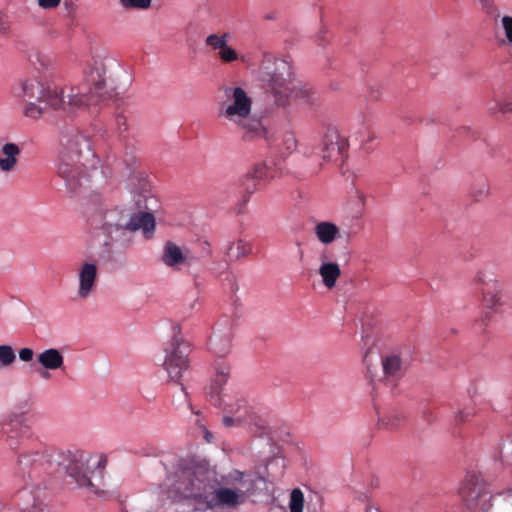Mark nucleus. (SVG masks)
<instances>
[{"label":"nucleus","mask_w":512,"mask_h":512,"mask_svg":"<svg viewBox=\"0 0 512 512\" xmlns=\"http://www.w3.org/2000/svg\"><path fill=\"white\" fill-rule=\"evenodd\" d=\"M83 73L84 86H60L37 77L20 79L12 91L22 102L23 117L38 122L49 110L74 116L98 106L105 94L113 96V90H105V71L101 63H87Z\"/></svg>","instance_id":"f257e3e1"},{"label":"nucleus","mask_w":512,"mask_h":512,"mask_svg":"<svg viewBox=\"0 0 512 512\" xmlns=\"http://www.w3.org/2000/svg\"><path fill=\"white\" fill-rule=\"evenodd\" d=\"M106 460L84 452H60L51 448L25 450L18 453L15 476L25 487L33 486L48 474L66 472L79 487L101 495Z\"/></svg>","instance_id":"f03ea898"},{"label":"nucleus","mask_w":512,"mask_h":512,"mask_svg":"<svg viewBox=\"0 0 512 512\" xmlns=\"http://www.w3.org/2000/svg\"><path fill=\"white\" fill-rule=\"evenodd\" d=\"M159 208L151 172L140 157L130 155V224H156Z\"/></svg>","instance_id":"7ed1b4c3"},{"label":"nucleus","mask_w":512,"mask_h":512,"mask_svg":"<svg viewBox=\"0 0 512 512\" xmlns=\"http://www.w3.org/2000/svg\"><path fill=\"white\" fill-rule=\"evenodd\" d=\"M225 100L218 104V116L234 124L245 142L266 137L262 121L252 114L253 100L240 86H223Z\"/></svg>","instance_id":"20e7f679"},{"label":"nucleus","mask_w":512,"mask_h":512,"mask_svg":"<svg viewBox=\"0 0 512 512\" xmlns=\"http://www.w3.org/2000/svg\"><path fill=\"white\" fill-rule=\"evenodd\" d=\"M92 157L87 137L79 132L65 137L59 154L58 174L71 192L81 186V180L86 175L88 162Z\"/></svg>","instance_id":"39448f33"},{"label":"nucleus","mask_w":512,"mask_h":512,"mask_svg":"<svg viewBox=\"0 0 512 512\" xmlns=\"http://www.w3.org/2000/svg\"><path fill=\"white\" fill-rule=\"evenodd\" d=\"M170 493L174 499H194L196 509L202 510L214 481L213 474L204 463H187L169 478Z\"/></svg>","instance_id":"423d86ee"},{"label":"nucleus","mask_w":512,"mask_h":512,"mask_svg":"<svg viewBox=\"0 0 512 512\" xmlns=\"http://www.w3.org/2000/svg\"><path fill=\"white\" fill-rule=\"evenodd\" d=\"M263 70L262 78L267 82L276 105L285 107L292 97L309 99V89L298 88L292 83L291 67L286 61L276 60L273 70L270 71L267 65L263 66Z\"/></svg>","instance_id":"0eeeda50"},{"label":"nucleus","mask_w":512,"mask_h":512,"mask_svg":"<svg viewBox=\"0 0 512 512\" xmlns=\"http://www.w3.org/2000/svg\"><path fill=\"white\" fill-rule=\"evenodd\" d=\"M234 479L239 482L237 486L219 489L216 488L214 480L202 510L215 507L236 508L243 504L247 494L253 490V481L248 479L245 473L239 471L234 472Z\"/></svg>","instance_id":"6e6552de"},{"label":"nucleus","mask_w":512,"mask_h":512,"mask_svg":"<svg viewBox=\"0 0 512 512\" xmlns=\"http://www.w3.org/2000/svg\"><path fill=\"white\" fill-rule=\"evenodd\" d=\"M165 359L162 364L167 372L168 380L181 386L185 401H188V393L181 383L183 373L189 368V354L191 352L190 344L179 334H174L170 342L164 348Z\"/></svg>","instance_id":"1a4fd4ad"},{"label":"nucleus","mask_w":512,"mask_h":512,"mask_svg":"<svg viewBox=\"0 0 512 512\" xmlns=\"http://www.w3.org/2000/svg\"><path fill=\"white\" fill-rule=\"evenodd\" d=\"M464 505L471 512H488L492 508V495L485 481L478 475H467L459 490Z\"/></svg>","instance_id":"9d476101"},{"label":"nucleus","mask_w":512,"mask_h":512,"mask_svg":"<svg viewBox=\"0 0 512 512\" xmlns=\"http://www.w3.org/2000/svg\"><path fill=\"white\" fill-rule=\"evenodd\" d=\"M30 427L24 414L13 413L0 420V433L5 435V442L12 450H17L24 438L29 437Z\"/></svg>","instance_id":"9b49d317"},{"label":"nucleus","mask_w":512,"mask_h":512,"mask_svg":"<svg viewBox=\"0 0 512 512\" xmlns=\"http://www.w3.org/2000/svg\"><path fill=\"white\" fill-rule=\"evenodd\" d=\"M477 290L482 294L484 304L491 309H497L501 304V285L494 272L483 269L475 279Z\"/></svg>","instance_id":"f8f14e48"},{"label":"nucleus","mask_w":512,"mask_h":512,"mask_svg":"<svg viewBox=\"0 0 512 512\" xmlns=\"http://www.w3.org/2000/svg\"><path fill=\"white\" fill-rule=\"evenodd\" d=\"M348 140L336 128H327L322 141V159L326 162H342L348 151Z\"/></svg>","instance_id":"ddd939ff"},{"label":"nucleus","mask_w":512,"mask_h":512,"mask_svg":"<svg viewBox=\"0 0 512 512\" xmlns=\"http://www.w3.org/2000/svg\"><path fill=\"white\" fill-rule=\"evenodd\" d=\"M268 177V167L265 163L253 165L243 176L239 186L240 201L237 203V213H241L243 207L247 204L250 196L258 189L260 181Z\"/></svg>","instance_id":"4468645a"},{"label":"nucleus","mask_w":512,"mask_h":512,"mask_svg":"<svg viewBox=\"0 0 512 512\" xmlns=\"http://www.w3.org/2000/svg\"><path fill=\"white\" fill-rule=\"evenodd\" d=\"M161 260L167 267L181 270L197 263L198 257L190 249L181 247L173 241H167L163 247Z\"/></svg>","instance_id":"2eb2a0df"},{"label":"nucleus","mask_w":512,"mask_h":512,"mask_svg":"<svg viewBox=\"0 0 512 512\" xmlns=\"http://www.w3.org/2000/svg\"><path fill=\"white\" fill-rule=\"evenodd\" d=\"M98 270L94 263H83L77 272L78 289L77 295L80 299H87L94 291L97 281Z\"/></svg>","instance_id":"dca6fc26"},{"label":"nucleus","mask_w":512,"mask_h":512,"mask_svg":"<svg viewBox=\"0 0 512 512\" xmlns=\"http://www.w3.org/2000/svg\"><path fill=\"white\" fill-rule=\"evenodd\" d=\"M21 148L15 142H5L0 146V172L9 175L17 170Z\"/></svg>","instance_id":"f3484780"},{"label":"nucleus","mask_w":512,"mask_h":512,"mask_svg":"<svg viewBox=\"0 0 512 512\" xmlns=\"http://www.w3.org/2000/svg\"><path fill=\"white\" fill-rule=\"evenodd\" d=\"M210 403L215 407L221 408L224 413L232 415L233 410H241L243 408L245 417H251V412L246 401L237 396L231 394H223L221 396L212 395Z\"/></svg>","instance_id":"a211bd4d"},{"label":"nucleus","mask_w":512,"mask_h":512,"mask_svg":"<svg viewBox=\"0 0 512 512\" xmlns=\"http://www.w3.org/2000/svg\"><path fill=\"white\" fill-rule=\"evenodd\" d=\"M365 204L366 195L362 191L355 189L344 207L346 218L350 221L358 220L364 213Z\"/></svg>","instance_id":"6ab92c4d"},{"label":"nucleus","mask_w":512,"mask_h":512,"mask_svg":"<svg viewBox=\"0 0 512 512\" xmlns=\"http://www.w3.org/2000/svg\"><path fill=\"white\" fill-rule=\"evenodd\" d=\"M38 363L46 370L62 369L64 357L56 348L46 349L37 356Z\"/></svg>","instance_id":"aec40b11"},{"label":"nucleus","mask_w":512,"mask_h":512,"mask_svg":"<svg viewBox=\"0 0 512 512\" xmlns=\"http://www.w3.org/2000/svg\"><path fill=\"white\" fill-rule=\"evenodd\" d=\"M216 374L214 379L211 382V385L209 387V391L207 392V395L209 397V401H211V396H221L224 393L223 386L226 384L229 374H230V368L224 363H218L216 368Z\"/></svg>","instance_id":"412c9836"},{"label":"nucleus","mask_w":512,"mask_h":512,"mask_svg":"<svg viewBox=\"0 0 512 512\" xmlns=\"http://www.w3.org/2000/svg\"><path fill=\"white\" fill-rule=\"evenodd\" d=\"M490 195V184L487 178L477 177L470 185L468 199L472 203H480L485 201Z\"/></svg>","instance_id":"4be33fe9"},{"label":"nucleus","mask_w":512,"mask_h":512,"mask_svg":"<svg viewBox=\"0 0 512 512\" xmlns=\"http://www.w3.org/2000/svg\"><path fill=\"white\" fill-rule=\"evenodd\" d=\"M386 379L397 380L403 374V362L398 355H387L381 360Z\"/></svg>","instance_id":"5701e85b"},{"label":"nucleus","mask_w":512,"mask_h":512,"mask_svg":"<svg viewBox=\"0 0 512 512\" xmlns=\"http://www.w3.org/2000/svg\"><path fill=\"white\" fill-rule=\"evenodd\" d=\"M319 274L322 277L324 285L328 289H332L335 286L337 279L340 277L341 271L337 263L327 262L320 266Z\"/></svg>","instance_id":"b1692460"},{"label":"nucleus","mask_w":512,"mask_h":512,"mask_svg":"<svg viewBox=\"0 0 512 512\" xmlns=\"http://www.w3.org/2000/svg\"><path fill=\"white\" fill-rule=\"evenodd\" d=\"M315 235L323 244H330L341 236L338 226H315Z\"/></svg>","instance_id":"393cba45"},{"label":"nucleus","mask_w":512,"mask_h":512,"mask_svg":"<svg viewBox=\"0 0 512 512\" xmlns=\"http://www.w3.org/2000/svg\"><path fill=\"white\" fill-rule=\"evenodd\" d=\"M251 420V417H245V412L243 408L241 410H233L232 414L224 413L222 418V423L226 428L240 426L244 423H247Z\"/></svg>","instance_id":"a878e982"},{"label":"nucleus","mask_w":512,"mask_h":512,"mask_svg":"<svg viewBox=\"0 0 512 512\" xmlns=\"http://www.w3.org/2000/svg\"><path fill=\"white\" fill-rule=\"evenodd\" d=\"M252 251V245L248 242L239 240L230 245L227 255L230 259H239L247 256Z\"/></svg>","instance_id":"bb28decb"},{"label":"nucleus","mask_w":512,"mask_h":512,"mask_svg":"<svg viewBox=\"0 0 512 512\" xmlns=\"http://www.w3.org/2000/svg\"><path fill=\"white\" fill-rule=\"evenodd\" d=\"M33 502L28 504L23 512H49L48 506L45 503V493L38 492L34 494V491L30 492Z\"/></svg>","instance_id":"cd10ccee"},{"label":"nucleus","mask_w":512,"mask_h":512,"mask_svg":"<svg viewBox=\"0 0 512 512\" xmlns=\"http://www.w3.org/2000/svg\"><path fill=\"white\" fill-rule=\"evenodd\" d=\"M488 109L492 113H495V112L503 113L504 115H506L507 119L512 123V100L511 99H506L503 101L494 99L492 102H490Z\"/></svg>","instance_id":"c85d7f7f"},{"label":"nucleus","mask_w":512,"mask_h":512,"mask_svg":"<svg viewBox=\"0 0 512 512\" xmlns=\"http://www.w3.org/2000/svg\"><path fill=\"white\" fill-rule=\"evenodd\" d=\"M304 505V494L299 488L292 490L290 494L289 508L290 512H302Z\"/></svg>","instance_id":"c756f323"},{"label":"nucleus","mask_w":512,"mask_h":512,"mask_svg":"<svg viewBox=\"0 0 512 512\" xmlns=\"http://www.w3.org/2000/svg\"><path fill=\"white\" fill-rule=\"evenodd\" d=\"M195 433L203 436L207 443L212 442L213 434L207 429L204 419L201 417L200 413L197 412L195 415Z\"/></svg>","instance_id":"7c9ffc66"},{"label":"nucleus","mask_w":512,"mask_h":512,"mask_svg":"<svg viewBox=\"0 0 512 512\" xmlns=\"http://www.w3.org/2000/svg\"><path fill=\"white\" fill-rule=\"evenodd\" d=\"M16 359L13 348L9 345H0V366H10Z\"/></svg>","instance_id":"2f4dec72"},{"label":"nucleus","mask_w":512,"mask_h":512,"mask_svg":"<svg viewBox=\"0 0 512 512\" xmlns=\"http://www.w3.org/2000/svg\"><path fill=\"white\" fill-rule=\"evenodd\" d=\"M227 34L217 35L211 34L205 39V44L213 50H220L227 44Z\"/></svg>","instance_id":"473e14b6"},{"label":"nucleus","mask_w":512,"mask_h":512,"mask_svg":"<svg viewBox=\"0 0 512 512\" xmlns=\"http://www.w3.org/2000/svg\"><path fill=\"white\" fill-rule=\"evenodd\" d=\"M218 56L225 63H231L238 59V53L228 44L218 51Z\"/></svg>","instance_id":"72a5a7b5"},{"label":"nucleus","mask_w":512,"mask_h":512,"mask_svg":"<svg viewBox=\"0 0 512 512\" xmlns=\"http://www.w3.org/2000/svg\"><path fill=\"white\" fill-rule=\"evenodd\" d=\"M402 419L398 415L379 417V423L385 428L395 429L399 427Z\"/></svg>","instance_id":"f704fd0d"},{"label":"nucleus","mask_w":512,"mask_h":512,"mask_svg":"<svg viewBox=\"0 0 512 512\" xmlns=\"http://www.w3.org/2000/svg\"><path fill=\"white\" fill-rule=\"evenodd\" d=\"M63 0H36L37 6L44 11L57 9Z\"/></svg>","instance_id":"c9c22d12"},{"label":"nucleus","mask_w":512,"mask_h":512,"mask_svg":"<svg viewBox=\"0 0 512 512\" xmlns=\"http://www.w3.org/2000/svg\"><path fill=\"white\" fill-rule=\"evenodd\" d=\"M502 26L505 31L507 42L512 44V17L504 16L502 18Z\"/></svg>","instance_id":"e433bc0d"},{"label":"nucleus","mask_w":512,"mask_h":512,"mask_svg":"<svg viewBox=\"0 0 512 512\" xmlns=\"http://www.w3.org/2000/svg\"><path fill=\"white\" fill-rule=\"evenodd\" d=\"M152 0H130V8L147 10L151 7Z\"/></svg>","instance_id":"4c0bfd02"},{"label":"nucleus","mask_w":512,"mask_h":512,"mask_svg":"<svg viewBox=\"0 0 512 512\" xmlns=\"http://www.w3.org/2000/svg\"><path fill=\"white\" fill-rule=\"evenodd\" d=\"M155 227L156 226H130V231H137L142 228L145 238L148 239L153 236Z\"/></svg>","instance_id":"58836bf2"},{"label":"nucleus","mask_w":512,"mask_h":512,"mask_svg":"<svg viewBox=\"0 0 512 512\" xmlns=\"http://www.w3.org/2000/svg\"><path fill=\"white\" fill-rule=\"evenodd\" d=\"M62 2L68 15L73 16L76 14L78 6L73 0H64Z\"/></svg>","instance_id":"ea45409f"},{"label":"nucleus","mask_w":512,"mask_h":512,"mask_svg":"<svg viewBox=\"0 0 512 512\" xmlns=\"http://www.w3.org/2000/svg\"><path fill=\"white\" fill-rule=\"evenodd\" d=\"M34 357V351L31 348H22L19 351V358L24 362H29Z\"/></svg>","instance_id":"a19ab883"},{"label":"nucleus","mask_w":512,"mask_h":512,"mask_svg":"<svg viewBox=\"0 0 512 512\" xmlns=\"http://www.w3.org/2000/svg\"><path fill=\"white\" fill-rule=\"evenodd\" d=\"M482 8L488 13V14H494L496 12V7L494 5L493 0H478Z\"/></svg>","instance_id":"79ce46f5"},{"label":"nucleus","mask_w":512,"mask_h":512,"mask_svg":"<svg viewBox=\"0 0 512 512\" xmlns=\"http://www.w3.org/2000/svg\"><path fill=\"white\" fill-rule=\"evenodd\" d=\"M211 343L214 346L215 352L218 353V354H221V355H224L225 353H227V351H228V349L230 347L229 340H227L225 342L223 347H218L217 342L215 340H211Z\"/></svg>","instance_id":"37998d69"},{"label":"nucleus","mask_w":512,"mask_h":512,"mask_svg":"<svg viewBox=\"0 0 512 512\" xmlns=\"http://www.w3.org/2000/svg\"><path fill=\"white\" fill-rule=\"evenodd\" d=\"M116 121L120 128L123 127V129L126 130V117L124 114L118 113L116 116Z\"/></svg>","instance_id":"c03bdc74"},{"label":"nucleus","mask_w":512,"mask_h":512,"mask_svg":"<svg viewBox=\"0 0 512 512\" xmlns=\"http://www.w3.org/2000/svg\"><path fill=\"white\" fill-rule=\"evenodd\" d=\"M470 414L459 411L457 415L458 422H465L469 418Z\"/></svg>","instance_id":"a18cd8bd"},{"label":"nucleus","mask_w":512,"mask_h":512,"mask_svg":"<svg viewBox=\"0 0 512 512\" xmlns=\"http://www.w3.org/2000/svg\"><path fill=\"white\" fill-rule=\"evenodd\" d=\"M366 512H381V511L378 507L369 505L366 509Z\"/></svg>","instance_id":"49530a36"},{"label":"nucleus","mask_w":512,"mask_h":512,"mask_svg":"<svg viewBox=\"0 0 512 512\" xmlns=\"http://www.w3.org/2000/svg\"><path fill=\"white\" fill-rule=\"evenodd\" d=\"M120 2L124 7H128V0H120Z\"/></svg>","instance_id":"de8ad7c7"},{"label":"nucleus","mask_w":512,"mask_h":512,"mask_svg":"<svg viewBox=\"0 0 512 512\" xmlns=\"http://www.w3.org/2000/svg\"><path fill=\"white\" fill-rule=\"evenodd\" d=\"M317 224H323V225H326V224H332L331 222H328V221H322V222H318Z\"/></svg>","instance_id":"09e8293b"},{"label":"nucleus","mask_w":512,"mask_h":512,"mask_svg":"<svg viewBox=\"0 0 512 512\" xmlns=\"http://www.w3.org/2000/svg\"><path fill=\"white\" fill-rule=\"evenodd\" d=\"M41 375H42L43 377L47 378V377H48V375H49V373H48V372H43V373H41Z\"/></svg>","instance_id":"8fccbe9b"}]
</instances>
